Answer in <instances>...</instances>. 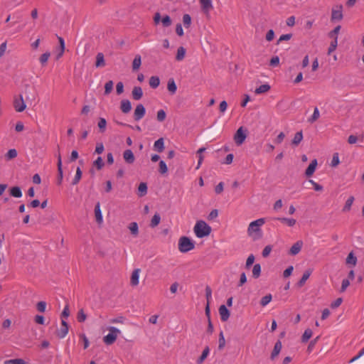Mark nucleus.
Wrapping results in <instances>:
<instances>
[{
	"mask_svg": "<svg viewBox=\"0 0 364 364\" xmlns=\"http://www.w3.org/2000/svg\"><path fill=\"white\" fill-rule=\"evenodd\" d=\"M17 151L15 149H11L8 151L5 154V159L6 161H10L17 156Z\"/></svg>",
	"mask_w": 364,
	"mask_h": 364,
	"instance_id": "obj_39",
	"label": "nucleus"
},
{
	"mask_svg": "<svg viewBox=\"0 0 364 364\" xmlns=\"http://www.w3.org/2000/svg\"><path fill=\"white\" fill-rule=\"evenodd\" d=\"M141 272L140 269H135L131 275L130 278V284L132 287H136L139 284V273Z\"/></svg>",
	"mask_w": 364,
	"mask_h": 364,
	"instance_id": "obj_14",
	"label": "nucleus"
},
{
	"mask_svg": "<svg viewBox=\"0 0 364 364\" xmlns=\"http://www.w3.org/2000/svg\"><path fill=\"white\" fill-rule=\"evenodd\" d=\"M167 89L171 92V95H173L176 93L177 90V86L176 85V82L174 81L173 78H170L167 83Z\"/></svg>",
	"mask_w": 364,
	"mask_h": 364,
	"instance_id": "obj_23",
	"label": "nucleus"
},
{
	"mask_svg": "<svg viewBox=\"0 0 364 364\" xmlns=\"http://www.w3.org/2000/svg\"><path fill=\"white\" fill-rule=\"evenodd\" d=\"M160 221L161 216L159 213H156L154 215L149 225L151 228H155L160 223Z\"/></svg>",
	"mask_w": 364,
	"mask_h": 364,
	"instance_id": "obj_36",
	"label": "nucleus"
},
{
	"mask_svg": "<svg viewBox=\"0 0 364 364\" xmlns=\"http://www.w3.org/2000/svg\"><path fill=\"white\" fill-rule=\"evenodd\" d=\"M159 165V173L161 174L166 173L168 171V168H167L166 163L164 161H160Z\"/></svg>",
	"mask_w": 364,
	"mask_h": 364,
	"instance_id": "obj_56",
	"label": "nucleus"
},
{
	"mask_svg": "<svg viewBox=\"0 0 364 364\" xmlns=\"http://www.w3.org/2000/svg\"><path fill=\"white\" fill-rule=\"evenodd\" d=\"M338 44L337 38L331 41L330 46L328 49V54L330 55L333 51H334L336 49Z\"/></svg>",
	"mask_w": 364,
	"mask_h": 364,
	"instance_id": "obj_57",
	"label": "nucleus"
},
{
	"mask_svg": "<svg viewBox=\"0 0 364 364\" xmlns=\"http://www.w3.org/2000/svg\"><path fill=\"white\" fill-rule=\"evenodd\" d=\"M93 166H95L98 170L103 168L105 163L101 156L97 157V159L93 162Z\"/></svg>",
	"mask_w": 364,
	"mask_h": 364,
	"instance_id": "obj_49",
	"label": "nucleus"
},
{
	"mask_svg": "<svg viewBox=\"0 0 364 364\" xmlns=\"http://www.w3.org/2000/svg\"><path fill=\"white\" fill-rule=\"evenodd\" d=\"M146 113L145 107L142 104H139L136 105L134 113V119L135 121H139L141 119Z\"/></svg>",
	"mask_w": 364,
	"mask_h": 364,
	"instance_id": "obj_7",
	"label": "nucleus"
},
{
	"mask_svg": "<svg viewBox=\"0 0 364 364\" xmlns=\"http://www.w3.org/2000/svg\"><path fill=\"white\" fill-rule=\"evenodd\" d=\"M317 164L318 163L316 159H314L311 161V162L310 163V164L305 171V175L306 177H311L314 174V173L316 171Z\"/></svg>",
	"mask_w": 364,
	"mask_h": 364,
	"instance_id": "obj_13",
	"label": "nucleus"
},
{
	"mask_svg": "<svg viewBox=\"0 0 364 364\" xmlns=\"http://www.w3.org/2000/svg\"><path fill=\"white\" fill-rule=\"evenodd\" d=\"M123 158L126 163L132 164L134 162L135 157L131 149H127L123 152Z\"/></svg>",
	"mask_w": 364,
	"mask_h": 364,
	"instance_id": "obj_11",
	"label": "nucleus"
},
{
	"mask_svg": "<svg viewBox=\"0 0 364 364\" xmlns=\"http://www.w3.org/2000/svg\"><path fill=\"white\" fill-rule=\"evenodd\" d=\"M265 221L264 218H259L255 221H252L249 225L247 232L250 235H252L253 232L259 233V235L257 237H259L261 236V229L259 228L263 224H264ZM257 239V237H254V240Z\"/></svg>",
	"mask_w": 364,
	"mask_h": 364,
	"instance_id": "obj_3",
	"label": "nucleus"
},
{
	"mask_svg": "<svg viewBox=\"0 0 364 364\" xmlns=\"http://www.w3.org/2000/svg\"><path fill=\"white\" fill-rule=\"evenodd\" d=\"M205 147H201L200 148L198 151H197V155L198 156V166L196 167V168H198L200 167V166L203 163V153L205 151Z\"/></svg>",
	"mask_w": 364,
	"mask_h": 364,
	"instance_id": "obj_41",
	"label": "nucleus"
},
{
	"mask_svg": "<svg viewBox=\"0 0 364 364\" xmlns=\"http://www.w3.org/2000/svg\"><path fill=\"white\" fill-rule=\"evenodd\" d=\"M25 95H26V99L27 101L35 100L36 93L34 87H30L28 85H26L25 87Z\"/></svg>",
	"mask_w": 364,
	"mask_h": 364,
	"instance_id": "obj_9",
	"label": "nucleus"
},
{
	"mask_svg": "<svg viewBox=\"0 0 364 364\" xmlns=\"http://www.w3.org/2000/svg\"><path fill=\"white\" fill-rule=\"evenodd\" d=\"M50 55V52H46L45 53H43L41 55L39 60L43 66L46 64Z\"/></svg>",
	"mask_w": 364,
	"mask_h": 364,
	"instance_id": "obj_50",
	"label": "nucleus"
},
{
	"mask_svg": "<svg viewBox=\"0 0 364 364\" xmlns=\"http://www.w3.org/2000/svg\"><path fill=\"white\" fill-rule=\"evenodd\" d=\"M185 55H186V49L182 46L179 47L177 50V54L176 56V60H178V61L182 60L184 58Z\"/></svg>",
	"mask_w": 364,
	"mask_h": 364,
	"instance_id": "obj_40",
	"label": "nucleus"
},
{
	"mask_svg": "<svg viewBox=\"0 0 364 364\" xmlns=\"http://www.w3.org/2000/svg\"><path fill=\"white\" fill-rule=\"evenodd\" d=\"M346 263L355 266L357 263V258L353 252H350L346 258Z\"/></svg>",
	"mask_w": 364,
	"mask_h": 364,
	"instance_id": "obj_43",
	"label": "nucleus"
},
{
	"mask_svg": "<svg viewBox=\"0 0 364 364\" xmlns=\"http://www.w3.org/2000/svg\"><path fill=\"white\" fill-rule=\"evenodd\" d=\"M271 87L268 84H264L255 89V93L257 95L265 93L270 90Z\"/></svg>",
	"mask_w": 364,
	"mask_h": 364,
	"instance_id": "obj_28",
	"label": "nucleus"
},
{
	"mask_svg": "<svg viewBox=\"0 0 364 364\" xmlns=\"http://www.w3.org/2000/svg\"><path fill=\"white\" fill-rule=\"evenodd\" d=\"M97 126L100 129V132L104 133L106 129L107 121L105 118L100 117L98 121Z\"/></svg>",
	"mask_w": 364,
	"mask_h": 364,
	"instance_id": "obj_44",
	"label": "nucleus"
},
{
	"mask_svg": "<svg viewBox=\"0 0 364 364\" xmlns=\"http://www.w3.org/2000/svg\"><path fill=\"white\" fill-rule=\"evenodd\" d=\"M209 353H210L209 347L208 346H205V348L203 349V352H202L201 355L198 358L197 363L198 364L203 363V361L207 358V356L208 355Z\"/></svg>",
	"mask_w": 364,
	"mask_h": 364,
	"instance_id": "obj_30",
	"label": "nucleus"
},
{
	"mask_svg": "<svg viewBox=\"0 0 364 364\" xmlns=\"http://www.w3.org/2000/svg\"><path fill=\"white\" fill-rule=\"evenodd\" d=\"M6 364H26V363L23 359L17 358L6 360Z\"/></svg>",
	"mask_w": 364,
	"mask_h": 364,
	"instance_id": "obj_62",
	"label": "nucleus"
},
{
	"mask_svg": "<svg viewBox=\"0 0 364 364\" xmlns=\"http://www.w3.org/2000/svg\"><path fill=\"white\" fill-rule=\"evenodd\" d=\"M336 8H338V9H332V13H331V21H341L343 18V14H342L343 6L338 5V6H336Z\"/></svg>",
	"mask_w": 364,
	"mask_h": 364,
	"instance_id": "obj_8",
	"label": "nucleus"
},
{
	"mask_svg": "<svg viewBox=\"0 0 364 364\" xmlns=\"http://www.w3.org/2000/svg\"><path fill=\"white\" fill-rule=\"evenodd\" d=\"M355 198L353 196H350L346 201V204L343 208V212H348L351 209L352 204L353 203Z\"/></svg>",
	"mask_w": 364,
	"mask_h": 364,
	"instance_id": "obj_35",
	"label": "nucleus"
},
{
	"mask_svg": "<svg viewBox=\"0 0 364 364\" xmlns=\"http://www.w3.org/2000/svg\"><path fill=\"white\" fill-rule=\"evenodd\" d=\"M113 81L112 80H109L108 82H107L105 85V95H109L112 91V89H113Z\"/></svg>",
	"mask_w": 364,
	"mask_h": 364,
	"instance_id": "obj_48",
	"label": "nucleus"
},
{
	"mask_svg": "<svg viewBox=\"0 0 364 364\" xmlns=\"http://www.w3.org/2000/svg\"><path fill=\"white\" fill-rule=\"evenodd\" d=\"M277 220L281 221L282 223H286L289 227H293L296 221L294 218H277Z\"/></svg>",
	"mask_w": 364,
	"mask_h": 364,
	"instance_id": "obj_33",
	"label": "nucleus"
},
{
	"mask_svg": "<svg viewBox=\"0 0 364 364\" xmlns=\"http://www.w3.org/2000/svg\"><path fill=\"white\" fill-rule=\"evenodd\" d=\"M341 28V26H337L335 27L334 29L328 33V36L331 38H333V40L336 39V38H338L337 35L339 33Z\"/></svg>",
	"mask_w": 364,
	"mask_h": 364,
	"instance_id": "obj_54",
	"label": "nucleus"
},
{
	"mask_svg": "<svg viewBox=\"0 0 364 364\" xmlns=\"http://www.w3.org/2000/svg\"><path fill=\"white\" fill-rule=\"evenodd\" d=\"M339 163H340V161H339L338 154V153L333 154V158L331 160V166L333 167H335V166H338L339 164Z\"/></svg>",
	"mask_w": 364,
	"mask_h": 364,
	"instance_id": "obj_59",
	"label": "nucleus"
},
{
	"mask_svg": "<svg viewBox=\"0 0 364 364\" xmlns=\"http://www.w3.org/2000/svg\"><path fill=\"white\" fill-rule=\"evenodd\" d=\"M69 327L61 326L60 329L58 331L57 335L60 338L65 337L68 333Z\"/></svg>",
	"mask_w": 364,
	"mask_h": 364,
	"instance_id": "obj_52",
	"label": "nucleus"
},
{
	"mask_svg": "<svg viewBox=\"0 0 364 364\" xmlns=\"http://www.w3.org/2000/svg\"><path fill=\"white\" fill-rule=\"evenodd\" d=\"M162 25L164 27H168L171 25V19L169 16L166 15L163 17V18L161 20Z\"/></svg>",
	"mask_w": 364,
	"mask_h": 364,
	"instance_id": "obj_53",
	"label": "nucleus"
},
{
	"mask_svg": "<svg viewBox=\"0 0 364 364\" xmlns=\"http://www.w3.org/2000/svg\"><path fill=\"white\" fill-rule=\"evenodd\" d=\"M219 314L223 321H226L228 320L230 317V311L225 305H221L219 307Z\"/></svg>",
	"mask_w": 364,
	"mask_h": 364,
	"instance_id": "obj_18",
	"label": "nucleus"
},
{
	"mask_svg": "<svg viewBox=\"0 0 364 364\" xmlns=\"http://www.w3.org/2000/svg\"><path fill=\"white\" fill-rule=\"evenodd\" d=\"M261 274V266L259 264H255L252 268V277L255 279L258 278Z\"/></svg>",
	"mask_w": 364,
	"mask_h": 364,
	"instance_id": "obj_42",
	"label": "nucleus"
},
{
	"mask_svg": "<svg viewBox=\"0 0 364 364\" xmlns=\"http://www.w3.org/2000/svg\"><path fill=\"white\" fill-rule=\"evenodd\" d=\"M313 332L311 329L307 328L304 331V333H303L301 336V342L306 343L312 336Z\"/></svg>",
	"mask_w": 364,
	"mask_h": 364,
	"instance_id": "obj_38",
	"label": "nucleus"
},
{
	"mask_svg": "<svg viewBox=\"0 0 364 364\" xmlns=\"http://www.w3.org/2000/svg\"><path fill=\"white\" fill-rule=\"evenodd\" d=\"M282 342L279 340L274 344L273 350H272V352L271 353V355H270V359L271 360H274L278 356V355L279 354V353H280V351L282 350Z\"/></svg>",
	"mask_w": 364,
	"mask_h": 364,
	"instance_id": "obj_15",
	"label": "nucleus"
},
{
	"mask_svg": "<svg viewBox=\"0 0 364 364\" xmlns=\"http://www.w3.org/2000/svg\"><path fill=\"white\" fill-rule=\"evenodd\" d=\"M319 338L320 336H318L310 341L307 348V351L311 352L312 350V349L314 348L316 343L318 342Z\"/></svg>",
	"mask_w": 364,
	"mask_h": 364,
	"instance_id": "obj_60",
	"label": "nucleus"
},
{
	"mask_svg": "<svg viewBox=\"0 0 364 364\" xmlns=\"http://www.w3.org/2000/svg\"><path fill=\"white\" fill-rule=\"evenodd\" d=\"M36 307H37V310L39 311V312H44L46 311V303L45 301H39L38 302L37 305H36Z\"/></svg>",
	"mask_w": 364,
	"mask_h": 364,
	"instance_id": "obj_63",
	"label": "nucleus"
},
{
	"mask_svg": "<svg viewBox=\"0 0 364 364\" xmlns=\"http://www.w3.org/2000/svg\"><path fill=\"white\" fill-rule=\"evenodd\" d=\"M194 232L198 238L209 235L211 232V228L205 221H197L194 226Z\"/></svg>",
	"mask_w": 364,
	"mask_h": 364,
	"instance_id": "obj_1",
	"label": "nucleus"
},
{
	"mask_svg": "<svg viewBox=\"0 0 364 364\" xmlns=\"http://www.w3.org/2000/svg\"><path fill=\"white\" fill-rule=\"evenodd\" d=\"M87 316L85 314L83 309L79 310L77 315V319L78 322H84L86 320Z\"/></svg>",
	"mask_w": 364,
	"mask_h": 364,
	"instance_id": "obj_55",
	"label": "nucleus"
},
{
	"mask_svg": "<svg viewBox=\"0 0 364 364\" xmlns=\"http://www.w3.org/2000/svg\"><path fill=\"white\" fill-rule=\"evenodd\" d=\"M58 41H59V49H60V51H59L58 54L56 56V59L57 60H58L59 58H60L63 56V53L65 51V41H64V39L62 37H60V36H58Z\"/></svg>",
	"mask_w": 364,
	"mask_h": 364,
	"instance_id": "obj_24",
	"label": "nucleus"
},
{
	"mask_svg": "<svg viewBox=\"0 0 364 364\" xmlns=\"http://www.w3.org/2000/svg\"><path fill=\"white\" fill-rule=\"evenodd\" d=\"M183 23L186 28H189L191 24V17L189 14H184L183 16Z\"/></svg>",
	"mask_w": 364,
	"mask_h": 364,
	"instance_id": "obj_51",
	"label": "nucleus"
},
{
	"mask_svg": "<svg viewBox=\"0 0 364 364\" xmlns=\"http://www.w3.org/2000/svg\"><path fill=\"white\" fill-rule=\"evenodd\" d=\"M138 195L140 197L144 196L147 193V184L144 182H141L139 183L138 187Z\"/></svg>",
	"mask_w": 364,
	"mask_h": 364,
	"instance_id": "obj_31",
	"label": "nucleus"
},
{
	"mask_svg": "<svg viewBox=\"0 0 364 364\" xmlns=\"http://www.w3.org/2000/svg\"><path fill=\"white\" fill-rule=\"evenodd\" d=\"M95 215L97 223H101L102 222V215L100 210V205L99 202L95 205Z\"/></svg>",
	"mask_w": 364,
	"mask_h": 364,
	"instance_id": "obj_25",
	"label": "nucleus"
},
{
	"mask_svg": "<svg viewBox=\"0 0 364 364\" xmlns=\"http://www.w3.org/2000/svg\"><path fill=\"white\" fill-rule=\"evenodd\" d=\"M108 330L109 333L107 336H104L103 341L107 345H112L115 342L118 334L121 332L118 328L114 326L109 327Z\"/></svg>",
	"mask_w": 364,
	"mask_h": 364,
	"instance_id": "obj_4",
	"label": "nucleus"
},
{
	"mask_svg": "<svg viewBox=\"0 0 364 364\" xmlns=\"http://www.w3.org/2000/svg\"><path fill=\"white\" fill-rule=\"evenodd\" d=\"M120 109L124 113H129L132 109V105L129 100H122L120 102Z\"/></svg>",
	"mask_w": 364,
	"mask_h": 364,
	"instance_id": "obj_17",
	"label": "nucleus"
},
{
	"mask_svg": "<svg viewBox=\"0 0 364 364\" xmlns=\"http://www.w3.org/2000/svg\"><path fill=\"white\" fill-rule=\"evenodd\" d=\"M132 97L134 100H139L143 97V91L141 87L135 86L132 91Z\"/></svg>",
	"mask_w": 364,
	"mask_h": 364,
	"instance_id": "obj_19",
	"label": "nucleus"
},
{
	"mask_svg": "<svg viewBox=\"0 0 364 364\" xmlns=\"http://www.w3.org/2000/svg\"><path fill=\"white\" fill-rule=\"evenodd\" d=\"M302 139H303L302 131L298 132L295 134L291 144L293 146H296L300 144V142L302 141Z\"/></svg>",
	"mask_w": 364,
	"mask_h": 364,
	"instance_id": "obj_29",
	"label": "nucleus"
},
{
	"mask_svg": "<svg viewBox=\"0 0 364 364\" xmlns=\"http://www.w3.org/2000/svg\"><path fill=\"white\" fill-rule=\"evenodd\" d=\"M201 9L205 13H208L213 9L211 0H199Z\"/></svg>",
	"mask_w": 364,
	"mask_h": 364,
	"instance_id": "obj_12",
	"label": "nucleus"
},
{
	"mask_svg": "<svg viewBox=\"0 0 364 364\" xmlns=\"http://www.w3.org/2000/svg\"><path fill=\"white\" fill-rule=\"evenodd\" d=\"M272 294H269L266 296H263L260 300V305L262 306H267L271 301H272Z\"/></svg>",
	"mask_w": 364,
	"mask_h": 364,
	"instance_id": "obj_47",
	"label": "nucleus"
},
{
	"mask_svg": "<svg viewBox=\"0 0 364 364\" xmlns=\"http://www.w3.org/2000/svg\"><path fill=\"white\" fill-rule=\"evenodd\" d=\"M166 114L164 109H160L157 112V120L159 122H163L165 120Z\"/></svg>",
	"mask_w": 364,
	"mask_h": 364,
	"instance_id": "obj_61",
	"label": "nucleus"
},
{
	"mask_svg": "<svg viewBox=\"0 0 364 364\" xmlns=\"http://www.w3.org/2000/svg\"><path fill=\"white\" fill-rule=\"evenodd\" d=\"M225 346V339L223 335V332L220 331L218 339V349L223 350Z\"/></svg>",
	"mask_w": 364,
	"mask_h": 364,
	"instance_id": "obj_46",
	"label": "nucleus"
},
{
	"mask_svg": "<svg viewBox=\"0 0 364 364\" xmlns=\"http://www.w3.org/2000/svg\"><path fill=\"white\" fill-rule=\"evenodd\" d=\"M319 117H320V113H319L318 109L317 107H315L314 110V113H313L312 116L310 118H309L308 122L309 123H314L319 118Z\"/></svg>",
	"mask_w": 364,
	"mask_h": 364,
	"instance_id": "obj_45",
	"label": "nucleus"
},
{
	"mask_svg": "<svg viewBox=\"0 0 364 364\" xmlns=\"http://www.w3.org/2000/svg\"><path fill=\"white\" fill-rule=\"evenodd\" d=\"M82 175V172L80 167H79V166L77 167L75 176L71 182V185L72 186L77 185L81 180Z\"/></svg>",
	"mask_w": 364,
	"mask_h": 364,
	"instance_id": "obj_22",
	"label": "nucleus"
},
{
	"mask_svg": "<svg viewBox=\"0 0 364 364\" xmlns=\"http://www.w3.org/2000/svg\"><path fill=\"white\" fill-rule=\"evenodd\" d=\"M149 83L151 88L156 89L159 86L160 79L158 76H151L149 79Z\"/></svg>",
	"mask_w": 364,
	"mask_h": 364,
	"instance_id": "obj_27",
	"label": "nucleus"
},
{
	"mask_svg": "<svg viewBox=\"0 0 364 364\" xmlns=\"http://www.w3.org/2000/svg\"><path fill=\"white\" fill-rule=\"evenodd\" d=\"M254 262H255V256L252 254V255H249V257H247V259L246 260L245 268L250 269V267L254 263Z\"/></svg>",
	"mask_w": 364,
	"mask_h": 364,
	"instance_id": "obj_58",
	"label": "nucleus"
},
{
	"mask_svg": "<svg viewBox=\"0 0 364 364\" xmlns=\"http://www.w3.org/2000/svg\"><path fill=\"white\" fill-rule=\"evenodd\" d=\"M10 195L14 198H21L22 196V192L18 186H14L9 190Z\"/></svg>",
	"mask_w": 364,
	"mask_h": 364,
	"instance_id": "obj_26",
	"label": "nucleus"
},
{
	"mask_svg": "<svg viewBox=\"0 0 364 364\" xmlns=\"http://www.w3.org/2000/svg\"><path fill=\"white\" fill-rule=\"evenodd\" d=\"M154 149L155 151L161 153L164 149V140L163 138H160L154 142Z\"/></svg>",
	"mask_w": 364,
	"mask_h": 364,
	"instance_id": "obj_21",
	"label": "nucleus"
},
{
	"mask_svg": "<svg viewBox=\"0 0 364 364\" xmlns=\"http://www.w3.org/2000/svg\"><path fill=\"white\" fill-rule=\"evenodd\" d=\"M272 247L271 245H267L262 250V257H267L269 255V254L272 251Z\"/></svg>",
	"mask_w": 364,
	"mask_h": 364,
	"instance_id": "obj_64",
	"label": "nucleus"
},
{
	"mask_svg": "<svg viewBox=\"0 0 364 364\" xmlns=\"http://www.w3.org/2000/svg\"><path fill=\"white\" fill-rule=\"evenodd\" d=\"M246 129H244L242 127H240L234 135V141L237 145H241L247 137Z\"/></svg>",
	"mask_w": 364,
	"mask_h": 364,
	"instance_id": "obj_6",
	"label": "nucleus"
},
{
	"mask_svg": "<svg viewBox=\"0 0 364 364\" xmlns=\"http://www.w3.org/2000/svg\"><path fill=\"white\" fill-rule=\"evenodd\" d=\"M311 272H312V271H311V269H309L306 270V271L304 272V274H303V275H302L301 278V279H299V281L297 282V286H298L299 287H303V286L305 284V283H306V280L309 278V277H310V275H311Z\"/></svg>",
	"mask_w": 364,
	"mask_h": 364,
	"instance_id": "obj_20",
	"label": "nucleus"
},
{
	"mask_svg": "<svg viewBox=\"0 0 364 364\" xmlns=\"http://www.w3.org/2000/svg\"><path fill=\"white\" fill-rule=\"evenodd\" d=\"M58 184L60 185L63 181V168H62V159L60 152L58 154Z\"/></svg>",
	"mask_w": 364,
	"mask_h": 364,
	"instance_id": "obj_10",
	"label": "nucleus"
},
{
	"mask_svg": "<svg viewBox=\"0 0 364 364\" xmlns=\"http://www.w3.org/2000/svg\"><path fill=\"white\" fill-rule=\"evenodd\" d=\"M303 246V242L301 240H299L295 242L289 250V255H297L301 250Z\"/></svg>",
	"mask_w": 364,
	"mask_h": 364,
	"instance_id": "obj_16",
	"label": "nucleus"
},
{
	"mask_svg": "<svg viewBox=\"0 0 364 364\" xmlns=\"http://www.w3.org/2000/svg\"><path fill=\"white\" fill-rule=\"evenodd\" d=\"M96 67H104L105 65V61L104 59V55L102 53H97L96 56Z\"/></svg>",
	"mask_w": 364,
	"mask_h": 364,
	"instance_id": "obj_32",
	"label": "nucleus"
},
{
	"mask_svg": "<svg viewBox=\"0 0 364 364\" xmlns=\"http://www.w3.org/2000/svg\"><path fill=\"white\" fill-rule=\"evenodd\" d=\"M141 64V59L139 55H136L132 62V69L133 70H137Z\"/></svg>",
	"mask_w": 364,
	"mask_h": 364,
	"instance_id": "obj_37",
	"label": "nucleus"
},
{
	"mask_svg": "<svg viewBox=\"0 0 364 364\" xmlns=\"http://www.w3.org/2000/svg\"><path fill=\"white\" fill-rule=\"evenodd\" d=\"M129 229L132 235L134 237L137 236L139 234V228L138 224L136 222H132L129 225Z\"/></svg>",
	"mask_w": 364,
	"mask_h": 364,
	"instance_id": "obj_34",
	"label": "nucleus"
},
{
	"mask_svg": "<svg viewBox=\"0 0 364 364\" xmlns=\"http://www.w3.org/2000/svg\"><path fill=\"white\" fill-rule=\"evenodd\" d=\"M13 105L15 110L18 112H22L25 110L26 105L21 94L14 97Z\"/></svg>",
	"mask_w": 364,
	"mask_h": 364,
	"instance_id": "obj_5",
	"label": "nucleus"
},
{
	"mask_svg": "<svg viewBox=\"0 0 364 364\" xmlns=\"http://www.w3.org/2000/svg\"><path fill=\"white\" fill-rule=\"evenodd\" d=\"M195 248V243L189 237L183 236L178 240V250L182 253L188 252Z\"/></svg>",
	"mask_w": 364,
	"mask_h": 364,
	"instance_id": "obj_2",
	"label": "nucleus"
}]
</instances>
